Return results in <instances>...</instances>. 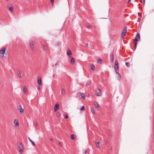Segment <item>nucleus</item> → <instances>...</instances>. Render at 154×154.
<instances>
[{
    "label": "nucleus",
    "instance_id": "nucleus-19",
    "mask_svg": "<svg viewBox=\"0 0 154 154\" xmlns=\"http://www.w3.org/2000/svg\"><path fill=\"white\" fill-rule=\"evenodd\" d=\"M61 94L63 95H64L65 94V91L64 89H62L61 90Z\"/></svg>",
    "mask_w": 154,
    "mask_h": 154
},
{
    "label": "nucleus",
    "instance_id": "nucleus-38",
    "mask_svg": "<svg viewBox=\"0 0 154 154\" xmlns=\"http://www.w3.org/2000/svg\"><path fill=\"white\" fill-rule=\"evenodd\" d=\"M59 63H58V62L57 63L55 64V66H58V65H59Z\"/></svg>",
    "mask_w": 154,
    "mask_h": 154
},
{
    "label": "nucleus",
    "instance_id": "nucleus-23",
    "mask_svg": "<svg viewBox=\"0 0 154 154\" xmlns=\"http://www.w3.org/2000/svg\"><path fill=\"white\" fill-rule=\"evenodd\" d=\"M98 63L100 64H101L102 63V60L100 59H99L97 60Z\"/></svg>",
    "mask_w": 154,
    "mask_h": 154
},
{
    "label": "nucleus",
    "instance_id": "nucleus-1",
    "mask_svg": "<svg viewBox=\"0 0 154 154\" xmlns=\"http://www.w3.org/2000/svg\"><path fill=\"white\" fill-rule=\"evenodd\" d=\"M17 146L19 149V152L20 153L23 152V148L21 143L17 144Z\"/></svg>",
    "mask_w": 154,
    "mask_h": 154
},
{
    "label": "nucleus",
    "instance_id": "nucleus-47",
    "mask_svg": "<svg viewBox=\"0 0 154 154\" xmlns=\"http://www.w3.org/2000/svg\"><path fill=\"white\" fill-rule=\"evenodd\" d=\"M143 4L144 5V4H145V0H143Z\"/></svg>",
    "mask_w": 154,
    "mask_h": 154
},
{
    "label": "nucleus",
    "instance_id": "nucleus-28",
    "mask_svg": "<svg viewBox=\"0 0 154 154\" xmlns=\"http://www.w3.org/2000/svg\"><path fill=\"white\" fill-rule=\"evenodd\" d=\"M96 146L97 147H99V142H96Z\"/></svg>",
    "mask_w": 154,
    "mask_h": 154
},
{
    "label": "nucleus",
    "instance_id": "nucleus-14",
    "mask_svg": "<svg viewBox=\"0 0 154 154\" xmlns=\"http://www.w3.org/2000/svg\"><path fill=\"white\" fill-rule=\"evenodd\" d=\"M76 136L74 134H72L71 135V138L72 140H74L76 138Z\"/></svg>",
    "mask_w": 154,
    "mask_h": 154
},
{
    "label": "nucleus",
    "instance_id": "nucleus-25",
    "mask_svg": "<svg viewBox=\"0 0 154 154\" xmlns=\"http://www.w3.org/2000/svg\"><path fill=\"white\" fill-rule=\"evenodd\" d=\"M125 64H126V66L127 67H130V64L129 63V62H126L125 63Z\"/></svg>",
    "mask_w": 154,
    "mask_h": 154
},
{
    "label": "nucleus",
    "instance_id": "nucleus-21",
    "mask_svg": "<svg viewBox=\"0 0 154 154\" xmlns=\"http://www.w3.org/2000/svg\"><path fill=\"white\" fill-rule=\"evenodd\" d=\"M91 69L93 71H94L95 70V67L93 65H91Z\"/></svg>",
    "mask_w": 154,
    "mask_h": 154
},
{
    "label": "nucleus",
    "instance_id": "nucleus-49",
    "mask_svg": "<svg viewBox=\"0 0 154 154\" xmlns=\"http://www.w3.org/2000/svg\"><path fill=\"white\" fill-rule=\"evenodd\" d=\"M35 125H36V126H37V124H35Z\"/></svg>",
    "mask_w": 154,
    "mask_h": 154
},
{
    "label": "nucleus",
    "instance_id": "nucleus-6",
    "mask_svg": "<svg viewBox=\"0 0 154 154\" xmlns=\"http://www.w3.org/2000/svg\"><path fill=\"white\" fill-rule=\"evenodd\" d=\"M6 49L4 47L0 51V53L4 55L5 53V50Z\"/></svg>",
    "mask_w": 154,
    "mask_h": 154
},
{
    "label": "nucleus",
    "instance_id": "nucleus-51",
    "mask_svg": "<svg viewBox=\"0 0 154 154\" xmlns=\"http://www.w3.org/2000/svg\"><path fill=\"white\" fill-rule=\"evenodd\" d=\"M5 0L6 1H8L9 0Z\"/></svg>",
    "mask_w": 154,
    "mask_h": 154
},
{
    "label": "nucleus",
    "instance_id": "nucleus-5",
    "mask_svg": "<svg viewBox=\"0 0 154 154\" xmlns=\"http://www.w3.org/2000/svg\"><path fill=\"white\" fill-rule=\"evenodd\" d=\"M59 107V104H58V103L54 105V111L55 112H56L58 110V109Z\"/></svg>",
    "mask_w": 154,
    "mask_h": 154
},
{
    "label": "nucleus",
    "instance_id": "nucleus-44",
    "mask_svg": "<svg viewBox=\"0 0 154 154\" xmlns=\"http://www.w3.org/2000/svg\"><path fill=\"white\" fill-rule=\"evenodd\" d=\"M28 139L29 140V141L30 142L31 141V140H32L29 137H28Z\"/></svg>",
    "mask_w": 154,
    "mask_h": 154
},
{
    "label": "nucleus",
    "instance_id": "nucleus-17",
    "mask_svg": "<svg viewBox=\"0 0 154 154\" xmlns=\"http://www.w3.org/2000/svg\"><path fill=\"white\" fill-rule=\"evenodd\" d=\"M75 62L74 59L72 57L70 60V62L72 64H73Z\"/></svg>",
    "mask_w": 154,
    "mask_h": 154
},
{
    "label": "nucleus",
    "instance_id": "nucleus-27",
    "mask_svg": "<svg viewBox=\"0 0 154 154\" xmlns=\"http://www.w3.org/2000/svg\"><path fill=\"white\" fill-rule=\"evenodd\" d=\"M137 45V42H135L134 43V50H135L136 48Z\"/></svg>",
    "mask_w": 154,
    "mask_h": 154
},
{
    "label": "nucleus",
    "instance_id": "nucleus-24",
    "mask_svg": "<svg viewBox=\"0 0 154 154\" xmlns=\"http://www.w3.org/2000/svg\"><path fill=\"white\" fill-rule=\"evenodd\" d=\"M18 76L19 78L21 79L22 78L21 73L20 72H19L18 73Z\"/></svg>",
    "mask_w": 154,
    "mask_h": 154
},
{
    "label": "nucleus",
    "instance_id": "nucleus-18",
    "mask_svg": "<svg viewBox=\"0 0 154 154\" xmlns=\"http://www.w3.org/2000/svg\"><path fill=\"white\" fill-rule=\"evenodd\" d=\"M18 110H19L20 113L21 114L22 113L24 112V109L22 108Z\"/></svg>",
    "mask_w": 154,
    "mask_h": 154
},
{
    "label": "nucleus",
    "instance_id": "nucleus-34",
    "mask_svg": "<svg viewBox=\"0 0 154 154\" xmlns=\"http://www.w3.org/2000/svg\"><path fill=\"white\" fill-rule=\"evenodd\" d=\"M87 27L88 28H90L91 27V26L90 24H88L87 25Z\"/></svg>",
    "mask_w": 154,
    "mask_h": 154
},
{
    "label": "nucleus",
    "instance_id": "nucleus-2",
    "mask_svg": "<svg viewBox=\"0 0 154 154\" xmlns=\"http://www.w3.org/2000/svg\"><path fill=\"white\" fill-rule=\"evenodd\" d=\"M101 91L100 90L97 88L95 90V94L97 96H100L101 95Z\"/></svg>",
    "mask_w": 154,
    "mask_h": 154
},
{
    "label": "nucleus",
    "instance_id": "nucleus-52",
    "mask_svg": "<svg viewBox=\"0 0 154 154\" xmlns=\"http://www.w3.org/2000/svg\"><path fill=\"white\" fill-rule=\"evenodd\" d=\"M111 149L112 150V148H111Z\"/></svg>",
    "mask_w": 154,
    "mask_h": 154
},
{
    "label": "nucleus",
    "instance_id": "nucleus-8",
    "mask_svg": "<svg viewBox=\"0 0 154 154\" xmlns=\"http://www.w3.org/2000/svg\"><path fill=\"white\" fill-rule=\"evenodd\" d=\"M14 123L15 124L14 125L15 126H18L19 125V123H18V119H15L14 121Z\"/></svg>",
    "mask_w": 154,
    "mask_h": 154
},
{
    "label": "nucleus",
    "instance_id": "nucleus-11",
    "mask_svg": "<svg viewBox=\"0 0 154 154\" xmlns=\"http://www.w3.org/2000/svg\"><path fill=\"white\" fill-rule=\"evenodd\" d=\"M67 54L70 56L72 54L71 51L70 50H68L66 52Z\"/></svg>",
    "mask_w": 154,
    "mask_h": 154
},
{
    "label": "nucleus",
    "instance_id": "nucleus-29",
    "mask_svg": "<svg viewBox=\"0 0 154 154\" xmlns=\"http://www.w3.org/2000/svg\"><path fill=\"white\" fill-rule=\"evenodd\" d=\"M125 33L124 32H122V37H123L125 35V33Z\"/></svg>",
    "mask_w": 154,
    "mask_h": 154
},
{
    "label": "nucleus",
    "instance_id": "nucleus-12",
    "mask_svg": "<svg viewBox=\"0 0 154 154\" xmlns=\"http://www.w3.org/2000/svg\"><path fill=\"white\" fill-rule=\"evenodd\" d=\"M127 31V27L126 26H125L124 27V29H123L122 32H124L125 33H126Z\"/></svg>",
    "mask_w": 154,
    "mask_h": 154
},
{
    "label": "nucleus",
    "instance_id": "nucleus-20",
    "mask_svg": "<svg viewBox=\"0 0 154 154\" xmlns=\"http://www.w3.org/2000/svg\"><path fill=\"white\" fill-rule=\"evenodd\" d=\"M114 69L115 71L118 70L119 69V65H114Z\"/></svg>",
    "mask_w": 154,
    "mask_h": 154
},
{
    "label": "nucleus",
    "instance_id": "nucleus-45",
    "mask_svg": "<svg viewBox=\"0 0 154 154\" xmlns=\"http://www.w3.org/2000/svg\"><path fill=\"white\" fill-rule=\"evenodd\" d=\"M59 144L60 145V146H62V144L60 143H59Z\"/></svg>",
    "mask_w": 154,
    "mask_h": 154
},
{
    "label": "nucleus",
    "instance_id": "nucleus-9",
    "mask_svg": "<svg viewBox=\"0 0 154 154\" xmlns=\"http://www.w3.org/2000/svg\"><path fill=\"white\" fill-rule=\"evenodd\" d=\"M37 81L38 83V84L39 85H41L42 84V82H41V78L40 77H38L37 78Z\"/></svg>",
    "mask_w": 154,
    "mask_h": 154
},
{
    "label": "nucleus",
    "instance_id": "nucleus-39",
    "mask_svg": "<svg viewBox=\"0 0 154 154\" xmlns=\"http://www.w3.org/2000/svg\"><path fill=\"white\" fill-rule=\"evenodd\" d=\"M68 116H67V115H65V116L64 117V118H65V119H68Z\"/></svg>",
    "mask_w": 154,
    "mask_h": 154
},
{
    "label": "nucleus",
    "instance_id": "nucleus-22",
    "mask_svg": "<svg viewBox=\"0 0 154 154\" xmlns=\"http://www.w3.org/2000/svg\"><path fill=\"white\" fill-rule=\"evenodd\" d=\"M43 49L44 51H47L48 49L46 45H44L43 47Z\"/></svg>",
    "mask_w": 154,
    "mask_h": 154
},
{
    "label": "nucleus",
    "instance_id": "nucleus-43",
    "mask_svg": "<svg viewBox=\"0 0 154 154\" xmlns=\"http://www.w3.org/2000/svg\"><path fill=\"white\" fill-rule=\"evenodd\" d=\"M88 43H86L85 45V46L87 47L88 46Z\"/></svg>",
    "mask_w": 154,
    "mask_h": 154
},
{
    "label": "nucleus",
    "instance_id": "nucleus-31",
    "mask_svg": "<svg viewBox=\"0 0 154 154\" xmlns=\"http://www.w3.org/2000/svg\"><path fill=\"white\" fill-rule=\"evenodd\" d=\"M84 109H85V107H84V106H82L81 108L80 109V110L82 111V110H84Z\"/></svg>",
    "mask_w": 154,
    "mask_h": 154
},
{
    "label": "nucleus",
    "instance_id": "nucleus-30",
    "mask_svg": "<svg viewBox=\"0 0 154 154\" xmlns=\"http://www.w3.org/2000/svg\"><path fill=\"white\" fill-rule=\"evenodd\" d=\"M91 111L94 114H95V110L94 109H91Z\"/></svg>",
    "mask_w": 154,
    "mask_h": 154
},
{
    "label": "nucleus",
    "instance_id": "nucleus-7",
    "mask_svg": "<svg viewBox=\"0 0 154 154\" xmlns=\"http://www.w3.org/2000/svg\"><path fill=\"white\" fill-rule=\"evenodd\" d=\"M114 56L113 54L111 53L110 55V61L112 62L113 61L114 59Z\"/></svg>",
    "mask_w": 154,
    "mask_h": 154
},
{
    "label": "nucleus",
    "instance_id": "nucleus-10",
    "mask_svg": "<svg viewBox=\"0 0 154 154\" xmlns=\"http://www.w3.org/2000/svg\"><path fill=\"white\" fill-rule=\"evenodd\" d=\"M7 8L11 12H12L13 11V7L12 6L10 7L8 6Z\"/></svg>",
    "mask_w": 154,
    "mask_h": 154
},
{
    "label": "nucleus",
    "instance_id": "nucleus-46",
    "mask_svg": "<svg viewBox=\"0 0 154 154\" xmlns=\"http://www.w3.org/2000/svg\"><path fill=\"white\" fill-rule=\"evenodd\" d=\"M131 1V0H128V3H129Z\"/></svg>",
    "mask_w": 154,
    "mask_h": 154
},
{
    "label": "nucleus",
    "instance_id": "nucleus-36",
    "mask_svg": "<svg viewBox=\"0 0 154 154\" xmlns=\"http://www.w3.org/2000/svg\"><path fill=\"white\" fill-rule=\"evenodd\" d=\"M56 115L57 117H59L60 116V113L58 112L57 113Z\"/></svg>",
    "mask_w": 154,
    "mask_h": 154
},
{
    "label": "nucleus",
    "instance_id": "nucleus-26",
    "mask_svg": "<svg viewBox=\"0 0 154 154\" xmlns=\"http://www.w3.org/2000/svg\"><path fill=\"white\" fill-rule=\"evenodd\" d=\"M27 90V89L25 87H24L23 89V92L24 93H25L26 92Z\"/></svg>",
    "mask_w": 154,
    "mask_h": 154
},
{
    "label": "nucleus",
    "instance_id": "nucleus-33",
    "mask_svg": "<svg viewBox=\"0 0 154 154\" xmlns=\"http://www.w3.org/2000/svg\"><path fill=\"white\" fill-rule=\"evenodd\" d=\"M51 3L53 5L54 3V0H51Z\"/></svg>",
    "mask_w": 154,
    "mask_h": 154
},
{
    "label": "nucleus",
    "instance_id": "nucleus-40",
    "mask_svg": "<svg viewBox=\"0 0 154 154\" xmlns=\"http://www.w3.org/2000/svg\"><path fill=\"white\" fill-rule=\"evenodd\" d=\"M90 85V83L89 82H87L86 83L87 85Z\"/></svg>",
    "mask_w": 154,
    "mask_h": 154
},
{
    "label": "nucleus",
    "instance_id": "nucleus-42",
    "mask_svg": "<svg viewBox=\"0 0 154 154\" xmlns=\"http://www.w3.org/2000/svg\"><path fill=\"white\" fill-rule=\"evenodd\" d=\"M40 86V85H39V86L38 87V88H37V89L38 90H39L40 89V88L39 87V86Z\"/></svg>",
    "mask_w": 154,
    "mask_h": 154
},
{
    "label": "nucleus",
    "instance_id": "nucleus-13",
    "mask_svg": "<svg viewBox=\"0 0 154 154\" xmlns=\"http://www.w3.org/2000/svg\"><path fill=\"white\" fill-rule=\"evenodd\" d=\"M94 105L96 107H97L98 109L100 108V106L96 102L94 103Z\"/></svg>",
    "mask_w": 154,
    "mask_h": 154
},
{
    "label": "nucleus",
    "instance_id": "nucleus-48",
    "mask_svg": "<svg viewBox=\"0 0 154 154\" xmlns=\"http://www.w3.org/2000/svg\"><path fill=\"white\" fill-rule=\"evenodd\" d=\"M53 140V139H51V140L52 141Z\"/></svg>",
    "mask_w": 154,
    "mask_h": 154
},
{
    "label": "nucleus",
    "instance_id": "nucleus-32",
    "mask_svg": "<svg viewBox=\"0 0 154 154\" xmlns=\"http://www.w3.org/2000/svg\"><path fill=\"white\" fill-rule=\"evenodd\" d=\"M30 142L32 143V145H33V146H35V143L32 140H31Z\"/></svg>",
    "mask_w": 154,
    "mask_h": 154
},
{
    "label": "nucleus",
    "instance_id": "nucleus-3",
    "mask_svg": "<svg viewBox=\"0 0 154 154\" xmlns=\"http://www.w3.org/2000/svg\"><path fill=\"white\" fill-rule=\"evenodd\" d=\"M140 35L139 33H137L136 35V36L134 40L135 42H138L140 40Z\"/></svg>",
    "mask_w": 154,
    "mask_h": 154
},
{
    "label": "nucleus",
    "instance_id": "nucleus-4",
    "mask_svg": "<svg viewBox=\"0 0 154 154\" xmlns=\"http://www.w3.org/2000/svg\"><path fill=\"white\" fill-rule=\"evenodd\" d=\"M29 44L30 46V48L32 50H34V45L33 43V42L32 41H30Z\"/></svg>",
    "mask_w": 154,
    "mask_h": 154
},
{
    "label": "nucleus",
    "instance_id": "nucleus-37",
    "mask_svg": "<svg viewBox=\"0 0 154 154\" xmlns=\"http://www.w3.org/2000/svg\"><path fill=\"white\" fill-rule=\"evenodd\" d=\"M22 107L20 105V106H17V109H20V108H21Z\"/></svg>",
    "mask_w": 154,
    "mask_h": 154
},
{
    "label": "nucleus",
    "instance_id": "nucleus-16",
    "mask_svg": "<svg viewBox=\"0 0 154 154\" xmlns=\"http://www.w3.org/2000/svg\"><path fill=\"white\" fill-rule=\"evenodd\" d=\"M80 95H81V96L82 97L83 99H85V94L84 93H80Z\"/></svg>",
    "mask_w": 154,
    "mask_h": 154
},
{
    "label": "nucleus",
    "instance_id": "nucleus-15",
    "mask_svg": "<svg viewBox=\"0 0 154 154\" xmlns=\"http://www.w3.org/2000/svg\"><path fill=\"white\" fill-rule=\"evenodd\" d=\"M116 73L118 75V80H120V79L121 78V76L120 74L118 72H117V70L115 71Z\"/></svg>",
    "mask_w": 154,
    "mask_h": 154
},
{
    "label": "nucleus",
    "instance_id": "nucleus-50",
    "mask_svg": "<svg viewBox=\"0 0 154 154\" xmlns=\"http://www.w3.org/2000/svg\"><path fill=\"white\" fill-rule=\"evenodd\" d=\"M106 143H107V142H105V144H106Z\"/></svg>",
    "mask_w": 154,
    "mask_h": 154
},
{
    "label": "nucleus",
    "instance_id": "nucleus-41",
    "mask_svg": "<svg viewBox=\"0 0 154 154\" xmlns=\"http://www.w3.org/2000/svg\"><path fill=\"white\" fill-rule=\"evenodd\" d=\"M87 152H88V151L87 149H86L85 150V154L87 153Z\"/></svg>",
    "mask_w": 154,
    "mask_h": 154
},
{
    "label": "nucleus",
    "instance_id": "nucleus-35",
    "mask_svg": "<svg viewBox=\"0 0 154 154\" xmlns=\"http://www.w3.org/2000/svg\"><path fill=\"white\" fill-rule=\"evenodd\" d=\"M118 65V62L117 60H116L115 61V65Z\"/></svg>",
    "mask_w": 154,
    "mask_h": 154
}]
</instances>
